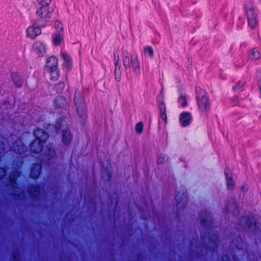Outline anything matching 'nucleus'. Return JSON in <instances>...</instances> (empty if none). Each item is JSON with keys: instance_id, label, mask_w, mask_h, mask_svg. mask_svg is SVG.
<instances>
[{"instance_id": "obj_1", "label": "nucleus", "mask_w": 261, "mask_h": 261, "mask_svg": "<svg viewBox=\"0 0 261 261\" xmlns=\"http://www.w3.org/2000/svg\"><path fill=\"white\" fill-rule=\"evenodd\" d=\"M4 140L8 143L10 148L18 154H22L27 150L21 140L16 135H11L7 139L0 136V154H2L6 149V145L4 144Z\"/></svg>"}, {"instance_id": "obj_2", "label": "nucleus", "mask_w": 261, "mask_h": 261, "mask_svg": "<svg viewBox=\"0 0 261 261\" xmlns=\"http://www.w3.org/2000/svg\"><path fill=\"white\" fill-rule=\"evenodd\" d=\"M66 122L64 119H59L55 125L53 124H48L46 129L50 134L52 133H57L59 129L62 130V142L64 145L69 144L72 139V135L70 129L66 126Z\"/></svg>"}, {"instance_id": "obj_3", "label": "nucleus", "mask_w": 261, "mask_h": 261, "mask_svg": "<svg viewBox=\"0 0 261 261\" xmlns=\"http://www.w3.org/2000/svg\"><path fill=\"white\" fill-rule=\"evenodd\" d=\"M122 54L123 65L125 69L127 70L132 68L134 72L137 74L140 73V65L137 54L135 53L129 54L124 47L122 48Z\"/></svg>"}, {"instance_id": "obj_4", "label": "nucleus", "mask_w": 261, "mask_h": 261, "mask_svg": "<svg viewBox=\"0 0 261 261\" xmlns=\"http://www.w3.org/2000/svg\"><path fill=\"white\" fill-rule=\"evenodd\" d=\"M34 135L36 139L31 143L30 148L32 152L38 153L42 151L43 143L47 139L48 134L42 129H37L34 130Z\"/></svg>"}, {"instance_id": "obj_5", "label": "nucleus", "mask_w": 261, "mask_h": 261, "mask_svg": "<svg viewBox=\"0 0 261 261\" xmlns=\"http://www.w3.org/2000/svg\"><path fill=\"white\" fill-rule=\"evenodd\" d=\"M241 224H245V228L251 229L254 231V233L261 238V218L258 216L248 217L246 216L242 218Z\"/></svg>"}, {"instance_id": "obj_6", "label": "nucleus", "mask_w": 261, "mask_h": 261, "mask_svg": "<svg viewBox=\"0 0 261 261\" xmlns=\"http://www.w3.org/2000/svg\"><path fill=\"white\" fill-rule=\"evenodd\" d=\"M245 10L248 19V25L251 29L256 27L258 23L257 14L253 6L252 0H248L244 6Z\"/></svg>"}, {"instance_id": "obj_7", "label": "nucleus", "mask_w": 261, "mask_h": 261, "mask_svg": "<svg viewBox=\"0 0 261 261\" xmlns=\"http://www.w3.org/2000/svg\"><path fill=\"white\" fill-rule=\"evenodd\" d=\"M196 100L200 111L206 112L210 109L209 99L206 91L200 88H196Z\"/></svg>"}, {"instance_id": "obj_8", "label": "nucleus", "mask_w": 261, "mask_h": 261, "mask_svg": "<svg viewBox=\"0 0 261 261\" xmlns=\"http://www.w3.org/2000/svg\"><path fill=\"white\" fill-rule=\"evenodd\" d=\"M53 9L49 5L40 7L36 11V14L41 19L47 21L51 18L53 15Z\"/></svg>"}, {"instance_id": "obj_9", "label": "nucleus", "mask_w": 261, "mask_h": 261, "mask_svg": "<svg viewBox=\"0 0 261 261\" xmlns=\"http://www.w3.org/2000/svg\"><path fill=\"white\" fill-rule=\"evenodd\" d=\"M33 51L39 56H43L46 51V45L41 41H37L34 43L33 47Z\"/></svg>"}, {"instance_id": "obj_10", "label": "nucleus", "mask_w": 261, "mask_h": 261, "mask_svg": "<svg viewBox=\"0 0 261 261\" xmlns=\"http://www.w3.org/2000/svg\"><path fill=\"white\" fill-rule=\"evenodd\" d=\"M75 105L76 108L77 113L81 117H84L86 115V107L83 99H77V95H75Z\"/></svg>"}, {"instance_id": "obj_11", "label": "nucleus", "mask_w": 261, "mask_h": 261, "mask_svg": "<svg viewBox=\"0 0 261 261\" xmlns=\"http://www.w3.org/2000/svg\"><path fill=\"white\" fill-rule=\"evenodd\" d=\"M41 32V29L40 27L36 24H33L27 29V35L28 37L34 39L40 35Z\"/></svg>"}, {"instance_id": "obj_12", "label": "nucleus", "mask_w": 261, "mask_h": 261, "mask_svg": "<svg viewBox=\"0 0 261 261\" xmlns=\"http://www.w3.org/2000/svg\"><path fill=\"white\" fill-rule=\"evenodd\" d=\"M192 120V117L191 114L188 112L181 113L179 116V123L183 127L189 125Z\"/></svg>"}, {"instance_id": "obj_13", "label": "nucleus", "mask_w": 261, "mask_h": 261, "mask_svg": "<svg viewBox=\"0 0 261 261\" xmlns=\"http://www.w3.org/2000/svg\"><path fill=\"white\" fill-rule=\"evenodd\" d=\"M61 56L64 60L63 67L67 70H70L72 67V62L70 57L65 52H61Z\"/></svg>"}, {"instance_id": "obj_14", "label": "nucleus", "mask_w": 261, "mask_h": 261, "mask_svg": "<svg viewBox=\"0 0 261 261\" xmlns=\"http://www.w3.org/2000/svg\"><path fill=\"white\" fill-rule=\"evenodd\" d=\"M43 155H41V158L43 160V162H46L50 158L54 156L55 155V151L54 148L51 147H47L44 149Z\"/></svg>"}, {"instance_id": "obj_15", "label": "nucleus", "mask_w": 261, "mask_h": 261, "mask_svg": "<svg viewBox=\"0 0 261 261\" xmlns=\"http://www.w3.org/2000/svg\"><path fill=\"white\" fill-rule=\"evenodd\" d=\"M58 59L55 56H51L48 58L46 61V68L47 70L58 68Z\"/></svg>"}, {"instance_id": "obj_16", "label": "nucleus", "mask_w": 261, "mask_h": 261, "mask_svg": "<svg viewBox=\"0 0 261 261\" xmlns=\"http://www.w3.org/2000/svg\"><path fill=\"white\" fill-rule=\"evenodd\" d=\"M224 174L226 179L227 188L229 190H232L234 186L231 173L229 168H226L225 169Z\"/></svg>"}, {"instance_id": "obj_17", "label": "nucleus", "mask_w": 261, "mask_h": 261, "mask_svg": "<svg viewBox=\"0 0 261 261\" xmlns=\"http://www.w3.org/2000/svg\"><path fill=\"white\" fill-rule=\"evenodd\" d=\"M41 168V167L40 164H34L31 169L30 177L34 179L37 178L40 174Z\"/></svg>"}, {"instance_id": "obj_18", "label": "nucleus", "mask_w": 261, "mask_h": 261, "mask_svg": "<svg viewBox=\"0 0 261 261\" xmlns=\"http://www.w3.org/2000/svg\"><path fill=\"white\" fill-rule=\"evenodd\" d=\"M180 195L179 193L178 192L175 196L176 200L177 202V206L178 207H181L182 206V203L185 204L187 201V195L186 192L185 191V189L182 190V193L181 195V198L180 199Z\"/></svg>"}, {"instance_id": "obj_19", "label": "nucleus", "mask_w": 261, "mask_h": 261, "mask_svg": "<svg viewBox=\"0 0 261 261\" xmlns=\"http://www.w3.org/2000/svg\"><path fill=\"white\" fill-rule=\"evenodd\" d=\"M100 164L102 168L105 169V172L108 176V179H110L112 175V172L111 165L109 160H106L105 162L100 161Z\"/></svg>"}, {"instance_id": "obj_20", "label": "nucleus", "mask_w": 261, "mask_h": 261, "mask_svg": "<svg viewBox=\"0 0 261 261\" xmlns=\"http://www.w3.org/2000/svg\"><path fill=\"white\" fill-rule=\"evenodd\" d=\"M63 33L61 32H58L55 33L53 36V43L56 45L60 44L61 42L63 41Z\"/></svg>"}, {"instance_id": "obj_21", "label": "nucleus", "mask_w": 261, "mask_h": 261, "mask_svg": "<svg viewBox=\"0 0 261 261\" xmlns=\"http://www.w3.org/2000/svg\"><path fill=\"white\" fill-rule=\"evenodd\" d=\"M54 103L57 107L61 108L66 104V100L63 96H59L55 99Z\"/></svg>"}, {"instance_id": "obj_22", "label": "nucleus", "mask_w": 261, "mask_h": 261, "mask_svg": "<svg viewBox=\"0 0 261 261\" xmlns=\"http://www.w3.org/2000/svg\"><path fill=\"white\" fill-rule=\"evenodd\" d=\"M261 57V51L257 48H254L249 55V58L251 60L259 59Z\"/></svg>"}, {"instance_id": "obj_23", "label": "nucleus", "mask_w": 261, "mask_h": 261, "mask_svg": "<svg viewBox=\"0 0 261 261\" xmlns=\"http://www.w3.org/2000/svg\"><path fill=\"white\" fill-rule=\"evenodd\" d=\"M50 73V79L53 81H57L60 75V71L58 68L47 70Z\"/></svg>"}, {"instance_id": "obj_24", "label": "nucleus", "mask_w": 261, "mask_h": 261, "mask_svg": "<svg viewBox=\"0 0 261 261\" xmlns=\"http://www.w3.org/2000/svg\"><path fill=\"white\" fill-rule=\"evenodd\" d=\"M20 176V173L18 171H14L10 176V181L12 187L16 185V179Z\"/></svg>"}, {"instance_id": "obj_25", "label": "nucleus", "mask_w": 261, "mask_h": 261, "mask_svg": "<svg viewBox=\"0 0 261 261\" xmlns=\"http://www.w3.org/2000/svg\"><path fill=\"white\" fill-rule=\"evenodd\" d=\"M12 80L15 84L17 87H20L22 85V80L17 73H13L12 74Z\"/></svg>"}, {"instance_id": "obj_26", "label": "nucleus", "mask_w": 261, "mask_h": 261, "mask_svg": "<svg viewBox=\"0 0 261 261\" xmlns=\"http://www.w3.org/2000/svg\"><path fill=\"white\" fill-rule=\"evenodd\" d=\"M114 73H115V80L117 82H119L121 80V74L120 65L118 66H115Z\"/></svg>"}, {"instance_id": "obj_27", "label": "nucleus", "mask_w": 261, "mask_h": 261, "mask_svg": "<svg viewBox=\"0 0 261 261\" xmlns=\"http://www.w3.org/2000/svg\"><path fill=\"white\" fill-rule=\"evenodd\" d=\"M144 52L145 54L148 55L149 57L152 58L153 56V50L152 48L149 46L144 47Z\"/></svg>"}, {"instance_id": "obj_28", "label": "nucleus", "mask_w": 261, "mask_h": 261, "mask_svg": "<svg viewBox=\"0 0 261 261\" xmlns=\"http://www.w3.org/2000/svg\"><path fill=\"white\" fill-rule=\"evenodd\" d=\"M37 4L40 7H44L49 5L51 0H35Z\"/></svg>"}, {"instance_id": "obj_29", "label": "nucleus", "mask_w": 261, "mask_h": 261, "mask_svg": "<svg viewBox=\"0 0 261 261\" xmlns=\"http://www.w3.org/2000/svg\"><path fill=\"white\" fill-rule=\"evenodd\" d=\"M178 101L182 107H185L187 105V98L185 96L182 95L179 96Z\"/></svg>"}, {"instance_id": "obj_30", "label": "nucleus", "mask_w": 261, "mask_h": 261, "mask_svg": "<svg viewBox=\"0 0 261 261\" xmlns=\"http://www.w3.org/2000/svg\"><path fill=\"white\" fill-rule=\"evenodd\" d=\"M143 129V124L141 122H138L135 126V131L138 134H141L142 133Z\"/></svg>"}, {"instance_id": "obj_31", "label": "nucleus", "mask_w": 261, "mask_h": 261, "mask_svg": "<svg viewBox=\"0 0 261 261\" xmlns=\"http://www.w3.org/2000/svg\"><path fill=\"white\" fill-rule=\"evenodd\" d=\"M113 60L115 66H119V57L117 51H114L113 53Z\"/></svg>"}, {"instance_id": "obj_32", "label": "nucleus", "mask_w": 261, "mask_h": 261, "mask_svg": "<svg viewBox=\"0 0 261 261\" xmlns=\"http://www.w3.org/2000/svg\"><path fill=\"white\" fill-rule=\"evenodd\" d=\"M55 27L58 30V32H63V26L62 23L58 20L55 22Z\"/></svg>"}, {"instance_id": "obj_33", "label": "nucleus", "mask_w": 261, "mask_h": 261, "mask_svg": "<svg viewBox=\"0 0 261 261\" xmlns=\"http://www.w3.org/2000/svg\"><path fill=\"white\" fill-rule=\"evenodd\" d=\"M159 107L160 112H166V106L163 101H160L159 102Z\"/></svg>"}, {"instance_id": "obj_34", "label": "nucleus", "mask_w": 261, "mask_h": 261, "mask_svg": "<svg viewBox=\"0 0 261 261\" xmlns=\"http://www.w3.org/2000/svg\"><path fill=\"white\" fill-rule=\"evenodd\" d=\"M244 85V82H239L236 86L233 87V89L235 90H240Z\"/></svg>"}, {"instance_id": "obj_35", "label": "nucleus", "mask_w": 261, "mask_h": 261, "mask_svg": "<svg viewBox=\"0 0 261 261\" xmlns=\"http://www.w3.org/2000/svg\"><path fill=\"white\" fill-rule=\"evenodd\" d=\"M160 118L165 123L167 122V116L166 112H160Z\"/></svg>"}, {"instance_id": "obj_36", "label": "nucleus", "mask_w": 261, "mask_h": 261, "mask_svg": "<svg viewBox=\"0 0 261 261\" xmlns=\"http://www.w3.org/2000/svg\"><path fill=\"white\" fill-rule=\"evenodd\" d=\"M6 174V170L2 168H0V178H3Z\"/></svg>"}, {"instance_id": "obj_37", "label": "nucleus", "mask_w": 261, "mask_h": 261, "mask_svg": "<svg viewBox=\"0 0 261 261\" xmlns=\"http://www.w3.org/2000/svg\"><path fill=\"white\" fill-rule=\"evenodd\" d=\"M222 261H231L230 259L229 258V256L227 255H224L222 257Z\"/></svg>"}, {"instance_id": "obj_38", "label": "nucleus", "mask_w": 261, "mask_h": 261, "mask_svg": "<svg viewBox=\"0 0 261 261\" xmlns=\"http://www.w3.org/2000/svg\"><path fill=\"white\" fill-rule=\"evenodd\" d=\"M60 88L61 89L60 91H59V92H62V90L64 89V84L63 83H59V85H58Z\"/></svg>"}, {"instance_id": "obj_39", "label": "nucleus", "mask_w": 261, "mask_h": 261, "mask_svg": "<svg viewBox=\"0 0 261 261\" xmlns=\"http://www.w3.org/2000/svg\"><path fill=\"white\" fill-rule=\"evenodd\" d=\"M164 159H165V158H164V157H163V158H162V159H161V158H159L158 159V161H157L158 163H159V164H161V163H162L164 162V161H163V160H164Z\"/></svg>"}, {"instance_id": "obj_40", "label": "nucleus", "mask_w": 261, "mask_h": 261, "mask_svg": "<svg viewBox=\"0 0 261 261\" xmlns=\"http://www.w3.org/2000/svg\"><path fill=\"white\" fill-rule=\"evenodd\" d=\"M247 189V186H243L242 187V190L243 191H245Z\"/></svg>"}, {"instance_id": "obj_41", "label": "nucleus", "mask_w": 261, "mask_h": 261, "mask_svg": "<svg viewBox=\"0 0 261 261\" xmlns=\"http://www.w3.org/2000/svg\"><path fill=\"white\" fill-rule=\"evenodd\" d=\"M201 223H202V225H205V220L204 219L202 220Z\"/></svg>"}, {"instance_id": "obj_42", "label": "nucleus", "mask_w": 261, "mask_h": 261, "mask_svg": "<svg viewBox=\"0 0 261 261\" xmlns=\"http://www.w3.org/2000/svg\"><path fill=\"white\" fill-rule=\"evenodd\" d=\"M259 92H260V97L261 98V85H259Z\"/></svg>"}, {"instance_id": "obj_43", "label": "nucleus", "mask_w": 261, "mask_h": 261, "mask_svg": "<svg viewBox=\"0 0 261 261\" xmlns=\"http://www.w3.org/2000/svg\"><path fill=\"white\" fill-rule=\"evenodd\" d=\"M227 208L229 210V209H231V207H230V205H227Z\"/></svg>"}, {"instance_id": "obj_44", "label": "nucleus", "mask_w": 261, "mask_h": 261, "mask_svg": "<svg viewBox=\"0 0 261 261\" xmlns=\"http://www.w3.org/2000/svg\"><path fill=\"white\" fill-rule=\"evenodd\" d=\"M34 148L37 149L38 148V145L37 144H36L34 146Z\"/></svg>"}, {"instance_id": "obj_45", "label": "nucleus", "mask_w": 261, "mask_h": 261, "mask_svg": "<svg viewBox=\"0 0 261 261\" xmlns=\"http://www.w3.org/2000/svg\"><path fill=\"white\" fill-rule=\"evenodd\" d=\"M232 204H233V207H236V205L235 203H233Z\"/></svg>"}, {"instance_id": "obj_46", "label": "nucleus", "mask_w": 261, "mask_h": 261, "mask_svg": "<svg viewBox=\"0 0 261 261\" xmlns=\"http://www.w3.org/2000/svg\"><path fill=\"white\" fill-rule=\"evenodd\" d=\"M237 248H240L238 246V245H237Z\"/></svg>"}, {"instance_id": "obj_47", "label": "nucleus", "mask_w": 261, "mask_h": 261, "mask_svg": "<svg viewBox=\"0 0 261 261\" xmlns=\"http://www.w3.org/2000/svg\"><path fill=\"white\" fill-rule=\"evenodd\" d=\"M259 2H261V0H258Z\"/></svg>"}]
</instances>
